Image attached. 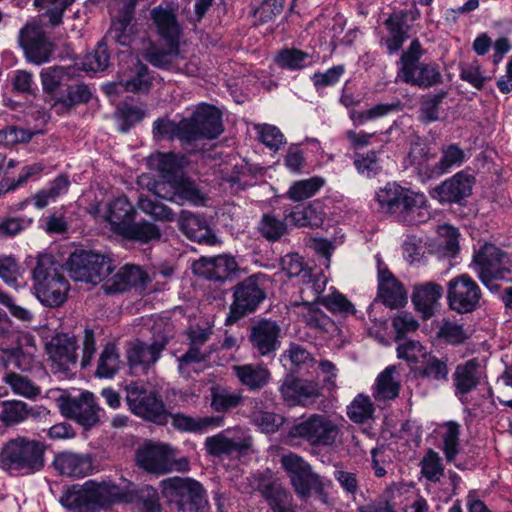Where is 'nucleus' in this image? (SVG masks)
Listing matches in <instances>:
<instances>
[{
  "instance_id": "obj_1",
  "label": "nucleus",
  "mask_w": 512,
  "mask_h": 512,
  "mask_svg": "<svg viewBox=\"0 0 512 512\" xmlns=\"http://www.w3.org/2000/svg\"><path fill=\"white\" fill-rule=\"evenodd\" d=\"M133 482L120 487L111 481L88 480L83 485H73L63 493L60 503L73 511L98 512L116 503L132 501L129 494Z\"/></svg>"
},
{
  "instance_id": "obj_2",
  "label": "nucleus",
  "mask_w": 512,
  "mask_h": 512,
  "mask_svg": "<svg viewBox=\"0 0 512 512\" xmlns=\"http://www.w3.org/2000/svg\"><path fill=\"white\" fill-rule=\"evenodd\" d=\"M32 275L34 295L43 306L59 308L65 304L70 284L52 255H39Z\"/></svg>"
},
{
  "instance_id": "obj_3",
  "label": "nucleus",
  "mask_w": 512,
  "mask_h": 512,
  "mask_svg": "<svg viewBox=\"0 0 512 512\" xmlns=\"http://www.w3.org/2000/svg\"><path fill=\"white\" fill-rule=\"evenodd\" d=\"M46 445L24 436L7 441L0 452V465L10 475L27 476L45 466Z\"/></svg>"
},
{
  "instance_id": "obj_4",
  "label": "nucleus",
  "mask_w": 512,
  "mask_h": 512,
  "mask_svg": "<svg viewBox=\"0 0 512 512\" xmlns=\"http://www.w3.org/2000/svg\"><path fill=\"white\" fill-rule=\"evenodd\" d=\"M160 487L166 503L178 512H201L208 505L203 485L190 477H169Z\"/></svg>"
},
{
  "instance_id": "obj_5",
  "label": "nucleus",
  "mask_w": 512,
  "mask_h": 512,
  "mask_svg": "<svg viewBox=\"0 0 512 512\" xmlns=\"http://www.w3.org/2000/svg\"><path fill=\"white\" fill-rule=\"evenodd\" d=\"M66 267L73 280L97 285L114 271L115 264L109 255L80 249L69 256Z\"/></svg>"
},
{
  "instance_id": "obj_6",
  "label": "nucleus",
  "mask_w": 512,
  "mask_h": 512,
  "mask_svg": "<svg viewBox=\"0 0 512 512\" xmlns=\"http://www.w3.org/2000/svg\"><path fill=\"white\" fill-rule=\"evenodd\" d=\"M376 199L381 210L395 215L399 221L414 224L415 213L424 206L425 198L422 194L415 193L396 183H388L381 188Z\"/></svg>"
},
{
  "instance_id": "obj_7",
  "label": "nucleus",
  "mask_w": 512,
  "mask_h": 512,
  "mask_svg": "<svg viewBox=\"0 0 512 512\" xmlns=\"http://www.w3.org/2000/svg\"><path fill=\"white\" fill-rule=\"evenodd\" d=\"M232 298L225 325H233L254 313L266 299L264 275L253 274L237 283L232 288Z\"/></svg>"
},
{
  "instance_id": "obj_8",
  "label": "nucleus",
  "mask_w": 512,
  "mask_h": 512,
  "mask_svg": "<svg viewBox=\"0 0 512 512\" xmlns=\"http://www.w3.org/2000/svg\"><path fill=\"white\" fill-rule=\"evenodd\" d=\"M126 393L127 405L134 415L157 425L168 423L169 411L156 390L144 383L132 382L126 386Z\"/></svg>"
},
{
  "instance_id": "obj_9",
  "label": "nucleus",
  "mask_w": 512,
  "mask_h": 512,
  "mask_svg": "<svg viewBox=\"0 0 512 512\" xmlns=\"http://www.w3.org/2000/svg\"><path fill=\"white\" fill-rule=\"evenodd\" d=\"M511 261L506 252L491 243H485L473 255L472 267L478 278L490 291L500 289L494 281L504 280L511 273Z\"/></svg>"
},
{
  "instance_id": "obj_10",
  "label": "nucleus",
  "mask_w": 512,
  "mask_h": 512,
  "mask_svg": "<svg viewBox=\"0 0 512 512\" xmlns=\"http://www.w3.org/2000/svg\"><path fill=\"white\" fill-rule=\"evenodd\" d=\"M423 54L418 39H414L409 48L404 51L400 58V79L407 84L420 88H430L442 82V76L434 64L420 63Z\"/></svg>"
},
{
  "instance_id": "obj_11",
  "label": "nucleus",
  "mask_w": 512,
  "mask_h": 512,
  "mask_svg": "<svg viewBox=\"0 0 512 512\" xmlns=\"http://www.w3.org/2000/svg\"><path fill=\"white\" fill-rule=\"evenodd\" d=\"M339 435L338 425L328 416L313 414L288 430L290 439H302L312 446H332Z\"/></svg>"
},
{
  "instance_id": "obj_12",
  "label": "nucleus",
  "mask_w": 512,
  "mask_h": 512,
  "mask_svg": "<svg viewBox=\"0 0 512 512\" xmlns=\"http://www.w3.org/2000/svg\"><path fill=\"white\" fill-rule=\"evenodd\" d=\"M446 298L449 308L458 314H468L480 307L481 288L468 274H460L447 282Z\"/></svg>"
},
{
  "instance_id": "obj_13",
  "label": "nucleus",
  "mask_w": 512,
  "mask_h": 512,
  "mask_svg": "<svg viewBox=\"0 0 512 512\" xmlns=\"http://www.w3.org/2000/svg\"><path fill=\"white\" fill-rule=\"evenodd\" d=\"M185 120L189 123L187 134L190 145L200 140L215 139L224 131L221 111L206 103L199 104Z\"/></svg>"
},
{
  "instance_id": "obj_14",
  "label": "nucleus",
  "mask_w": 512,
  "mask_h": 512,
  "mask_svg": "<svg viewBox=\"0 0 512 512\" xmlns=\"http://www.w3.org/2000/svg\"><path fill=\"white\" fill-rule=\"evenodd\" d=\"M58 406L63 416L76 421L85 429H89L100 422L101 407L92 392L84 391L77 397L61 396Z\"/></svg>"
},
{
  "instance_id": "obj_15",
  "label": "nucleus",
  "mask_w": 512,
  "mask_h": 512,
  "mask_svg": "<svg viewBox=\"0 0 512 512\" xmlns=\"http://www.w3.org/2000/svg\"><path fill=\"white\" fill-rule=\"evenodd\" d=\"M281 465L287 472L296 494L302 498L309 497L312 491L319 492L323 485L318 474L301 456L289 453L281 457Z\"/></svg>"
},
{
  "instance_id": "obj_16",
  "label": "nucleus",
  "mask_w": 512,
  "mask_h": 512,
  "mask_svg": "<svg viewBox=\"0 0 512 512\" xmlns=\"http://www.w3.org/2000/svg\"><path fill=\"white\" fill-rule=\"evenodd\" d=\"M168 342L166 335H159L150 344L142 341L132 343L126 352L130 369L136 374H146L160 359Z\"/></svg>"
},
{
  "instance_id": "obj_17",
  "label": "nucleus",
  "mask_w": 512,
  "mask_h": 512,
  "mask_svg": "<svg viewBox=\"0 0 512 512\" xmlns=\"http://www.w3.org/2000/svg\"><path fill=\"white\" fill-rule=\"evenodd\" d=\"M19 44L27 60L36 65L49 61L53 52V44L46 33L34 23H28L20 30Z\"/></svg>"
},
{
  "instance_id": "obj_18",
  "label": "nucleus",
  "mask_w": 512,
  "mask_h": 512,
  "mask_svg": "<svg viewBox=\"0 0 512 512\" xmlns=\"http://www.w3.org/2000/svg\"><path fill=\"white\" fill-rule=\"evenodd\" d=\"M280 333L281 328L276 321L262 318L249 327L248 340L258 355L273 357L281 345Z\"/></svg>"
},
{
  "instance_id": "obj_19",
  "label": "nucleus",
  "mask_w": 512,
  "mask_h": 512,
  "mask_svg": "<svg viewBox=\"0 0 512 512\" xmlns=\"http://www.w3.org/2000/svg\"><path fill=\"white\" fill-rule=\"evenodd\" d=\"M135 459L140 468L151 474L173 471V449L169 445L147 443L137 449Z\"/></svg>"
},
{
  "instance_id": "obj_20",
  "label": "nucleus",
  "mask_w": 512,
  "mask_h": 512,
  "mask_svg": "<svg viewBox=\"0 0 512 512\" xmlns=\"http://www.w3.org/2000/svg\"><path fill=\"white\" fill-rule=\"evenodd\" d=\"M474 183L473 175L466 171H460L436 186L432 191V197L441 203L461 204L471 195Z\"/></svg>"
},
{
  "instance_id": "obj_21",
  "label": "nucleus",
  "mask_w": 512,
  "mask_h": 512,
  "mask_svg": "<svg viewBox=\"0 0 512 512\" xmlns=\"http://www.w3.org/2000/svg\"><path fill=\"white\" fill-rule=\"evenodd\" d=\"M137 0H120L119 14L112 19V24L104 40H111L122 46H129L135 35L134 19Z\"/></svg>"
},
{
  "instance_id": "obj_22",
  "label": "nucleus",
  "mask_w": 512,
  "mask_h": 512,
  "mask_svg": "<svg viewBox=\"0 0 512 512\" xmlns=\"http://www.w3.org/2000/svg\"><path fill=\"white\" fill-rule=\"evenodd\" d=\"M237 268L238 265L234 257L229 255L203 256L192 264L194 274L221 283L226 281Z\"/></svg>"
},
{
  "instance_id": "obj_23",
  "label": "nucleus",
  "mask_w": 512,
  "mask_h": 512,
  "mask_svg": "<svg viewBox=\"0 0 512 512\" xmlns=\"http://www.w3.org/2000/svg\"><path fill=\"white\" fill-rule=\"evenodd\" d=\"M102 289L108 295L123 293L131 288L144 287L148 275L139 266L126 264L111 277H107Z\"/></svg>"
},
{
  "instance_id": "obj_24",
  "label": "nucleus",
  "mask_w": 512,
  "mask_h": 512,
  "mask_svg": "<svg viewBox=\"0 0 512 512\" xmlns=\"http://www.w3.org/2000/svg\"><path fill=\"white\" fill-rule=\"evenodd\" d=\"M481 366L476 358L458 364L452 374L455 396L465 403L466 396L474 391L481 381Z\"/></svg>"
},
{
  "instance_id": "obj_25",
  "label": "nucleus",
  "mask_w": 512,
  "mask_h": 512,
  "mask_svg": "<svg viewBox=\"0 0 512 512\" xmlns=\"http://www.w3.org/2000/svg\"><path fill=\"white\" fill-rule=\"evenodd\" d=\"M78 341L74 335L57 333L47 344L50 359L56 363L60 370L66 371L78 360Z\"/></svg>"
},
{
  "instance_id": "obj_26",
  "label": "nucleus",
  "mask_w": 512,
  "mask_h": 512,
  "mask_svg": "<svg viewBox=\"0 0 512 512\" xmlns=\"http://www.w3.org/2000/svg\"><path fill=\"white\" fill-rule=\"evenodd\" d=\"M140 183L145 184L150 191L165 200H169L171 202H175L178 204H182L183 201H189L192 203H199L202 200L201 193L197 186L190 181H184L180 185L174 188V192L171 195H168L167 184L159 183L151 180L148 176H141Z\"/></svg>"
},
{
  "instance_id": "obj_27",
  "label": "nucleus",
  "mask_w": 512,
  "mask_h": 512,
  "mask_svg": "<svg viewBox=\"0 0 512 512\" xmlns=\"http://www.w3.org/2000/svg\"><path fill=\"white\" fill-rule=\"evenodd\" d=\"M120 84L127 92L138 93L148 91L151 85L148 67L138 58L129 55L126 65L119 70Z\"/></svg>"
},
{
  "instance_id": "obj_28",
  "label": "nucleus",
  "mask_w": 512,
  "mask_h": 512,
  "mask_svg": "<svg viewBox=\"0 0 512 512\" xmlns=\"http://www.w3.org/2000/svg\"><path fill=\"white\" fill-rule=\"evenodd\" d=\"M257 489L271 512H296L292 494L278 481L261 479Z\"/></svg>"
},
{
  "instance_id": "obj_29",
  "label": "nucleus",
  "mask_w": 512,
  "mask_h": 512,
  "mask_svg": "<svg viewBox=\"0 0 512 512\" xmlns=\"http://www.w3.org/2000/svg\"><path fill=\"white\" fill-rule=\"evenodd\" d=\"M251 447V438H229L225 432L209 436L205 439L204 448L207 454L214 457L245 454Z\"/></svg>"
},
{
  "instance_id": "obj_30",
  "label": "nucleus",
  "mask_w": 512,
  "mask_h": 512,
  "mask_svg": "<svg viewBox=\"0 0 512 512\" xmlns=\"http://www.w3.org/2000/svg\"><path fill=\"white\" fill-rule=\"evenodd\" d=\"M378 297L385 306L392 309L400 308L407 302V293L404 286L388 269H379Z\"/></svg>"
},
{
  "instance_id": "obj_31",
  "label": "nucleus",
  "mask_w": 512,
  "mask_h": 512,
  "mask_svg": "<svg viewBox=\"0 0 512 512\" xmlns=\"http://www.w3.org/2000/svg\"><path fill=\"white\" fill-rule=\"evenodd\" d=\"M150 15L158 35L165 43H179L182 30L174 9L170 5L154 7Z\"/></svg>"
},
{
  "instance_id": "obj_32",
  "label": "nucleus",
  "mask_w": 512,
  "mask_h": 512,
  "mask_svg": "<svg viewBox=\"0 0 512 512\" xmlns=\"http://www.w3.org/2000/svg\"><path fill=\"white\" fill-rule=\"evenodd\" d=\"M171 426L181 433L203 434L209 429L222 426L224 417L219 415L193 417L182 412L170 413Z\"/></svg>"
},
{
  "instance_id": "obj_33",
  "label": "nucleus",
  "mask_w": 512,
  "mask_h": 512,
  "mask_svg": "<svg viewBox=\"0 0 512 512\" xmlns=\"http://www.w3.org/2000/svg\"><path fill=\"white\" fill-rule=\"evenodd\" d=\"M54 466L61 475L82 478L92 473L93 460L89 454L66 451L55 457Z\"/></svg>"
},
{
  "instance_id": "obj_34",
  "label": "nucleus",
  "mask_w": 512,
  "mask_h": 512,
  "mask_svg": "<svg viewBox=\"0 0 512 512\" xmlns=\"http://www.w3.org/2000/svg\"><path fill=\"white\" fill-rule=\"evenodd\" d=\"M443 294L444 289L440 284L432 281L425 282L415 285L412 302L416 310L421 312L425 319H428L435 314Z\"/></svg>"
},
{
  "instance_id": "obj_35",
  "label": "nucleus",
  "mask_w": 512,
  "mask_h": 512,
  "mask_svg": "<svg viewBox=\"0 0 512 512\" xmlns=\"http://www.w3.org/2000/svg\"><path fill=\"white\" fill-rule=\"evenodd\" d=\"M179 228L192 241L206 245L217 243L216 235L208 226L206 220L199 215L183 211L179 220Z\"/></svg>"
},
{
  "instance_id": "obj_36",
  "label": "nucleus",
  "mask_w": 512,
  "mask_h": 512,
  "mask_svg": "<svg viewBox=\"0 0 512 512\" xmlns=\"http://www.w3.org/2000/svg\"><path fill=\"white\" fill-rule=\"evenodd\" d=\"M71 67L53 66L42 69L40 73L43 91L47 93L53 103H57L58 98L64 92V87L68 84L73 76Z\"/></svg>"
},
{
  "instance_id": "obj_37",
  "label": "nucleus",
  "mask_w": 512,
  "mask_h": 512,
  "mask_svg": "<svg viewBox=\"0 0 512 512\" xmlns=\"http://www.w3.org/2000/svg\"><path fill=\"white\" fill-rule=\"evenodd\" d=\"M91 98L92 92L89 87L73 75L66 87H64L63 94L58 98L57 103L52 104V107L60 114L70 111L76 105L88 103Z\"/></svg>"
},
{
  "instance_id": "obj_38",
  "label": "nucleus",
  "mask_w": 512,
  "mask_h": 512,
  "mask_svg": "<svg viewBox=\"0 0 512 512\" xmlns=\"http://www.w3.org/2000/svg\"><path fill=\"white\" fill-rule=\"evenodd\" d=\"M233 372L239 382L250 391L263 389L271 380V372L263 365H235Z\"/></svg>"
},
{
  "instance_id": "obj_39",
  "label": "nucleus",
  "mask_w": 512,
  "mask_h": 512,
  "mask_svg": "<svg viewBox=\"0 0 512 512\" xmlns=\"http://www.w3.org/2000/svg\"><path fill=\"white\" fill-rule=\"evenodd\" d=\"M136 210L126 197H118L108 207L107 221L111 230L117 235L135 220Z\"/></svg>"
},
{
  "instance_id": "obj_40",
  "label": "nucleus",
  "mask_w": 512,
  "mask_h": 512,
  "mask_svg": "<svg viewBox=\"0 0 512 512\" xmlns=\"http://www.w3.org/2000/svg\"><path fill=\"white\" fill-rule=\"evenodd\" d=\"M167 48L151 47L145 54V59L159 69L174 70L180 68L179 43H165Z\"/></svg>"
},
{
  "instance_id": "obj_41",
  "label": "nucleus",
  "mask_w": 512,
  "mask_h": 512,
  "mask_svg": "<svg viewBox=\"0 0 512 512\" xmlns=\"http://www.w3.org/2000/svg\"><path fill=\"white\" fill-rule=\"evenodd\" d=\"M189 123L182 118L175 122L167 117L158 118L153 123V136L156 140L178 139L183 145H190L187 134Z\"/></svg>"
},
{
  "instance_id": "obj_42",
  "label": "nucleus",
  "mask_w": 512,
  "mask_h": 512,
  "mask_svg": "<svg viewBox=\"0 0 512 512\" xmlns=\"http://www.w3.org/2000/svg\"><path fill=\"white\" fill-rule=\"evenodd\" d=\"M0 365L8 371L18 370L23 373L31 371L36 362L32 353L25 351L22 346H17L0 352Z\"/></svg>"
},
{
  "instance_id": "obj_43",
  "label": "nucleus",
  "mask_w": 512,
  "mask_h": 512,
  "mask_svg": "<svg viewBox=\"0 0 512 512\" xmlns=\"http://www.w3.org/2000/svg\"><path fill=\"white\" fill-rule=\"evenodd\" d=\"M465 160V153L458 144H450L441 148L440 160L426 174L429 178L439 177L448 173L453 167H459Z\"/></svg>"
},
{
  "instance_id": "obj_44",
  "label": "nucleus",
  "mask_w": 512,
  "mask_h": 512,
  "mask_svg": "<svg viewBox=\"0 0 512 512\" xmlns=\"http://www.w3.org/2000/svg\"><path fill=\"white\" fill-rule=\"evenodd\" d=\"M458 229L444 225L439 229V237L432 249L438 258H454L460 250Z\"/></svg>"
},
{
  "instance_id": "obj_45",
  "label": "nucleus",
  "mask_w": 512,
  "mask_h": 512,
  "mask_svg": "<svg viewBox=\"0 0 512 512\" xmlns=\"http://www.w3.org/2000/svg\"><path fill=\"white\" fill-rule=\"evenodd\" d=\"M243 399L240 391H231L227 387L213 386L210 389V407L216 413H226L239 407Z\"/></svg>"
},
{
  "instance_id": "obj_46",
  "label": "nucleus",
  "mask_w": 512,
  "mask_h": 512,
  "mask_svg": "<svg viewBox=\"0 0 512 512\" xmlns=\"http://www.w3.org/2000/svg\"><path fill=\"white\" fill-rule=\"evenodd\" d=\"M120 236L141 244H148L152 241L159 240L161 238V231L157 225L149 221L143 220L135 222V220H133Z\"/></svg>"
},
{
  "instance_id": "obj_47",
  "label": "nucleus",
  "mask_w": 512,
  "mask_h": 512,
  "mask_svg": "<svg viewBox=\"0 0 512 512\" xmlns=\"http://www.w3.org/2000/svg\"><path fill=\"white\" fill-rule=\"evenodd\" d=\"M132 501L126 504H134L142 509V512H161V505L157 490L150 485L138 487L133 483L129 494Z\"/></svg>"
},
{
  "instance_id": "obj_48",
  "label": "nucleus",
  "mask_w": 512,
  "mask_h": 512,
  "mask_svg": "<svg viewBox=\"0 0 512 512\" xmlns=\"http://www.w3.org/2000/svg\"><path fill=\"white\" fill-rule=\"evenodd\" d=\"M395 366L386 367L377 377L373 393L377 401L393 400L398 397L400 383L394 379Z\"/></svg>"
},
{
  "instance_id": "obj_49",
  "label": "nucleus",
  "mask_w": 512,
  "mask_h": 512,
  "mask_svg": "<svg viewBox=\"0 0 512 512\" xmlns=\"http://www.w3.org/2000/svg\"><path fill=\"white\" fill-rule=\"evenodd\" d=\"M120 355L116 346L107 343L98 358L95 376L98 378H113L120 369Z\"/></svg>"
},
{
  "instance_id": "obj_50",
  "label": "nucleus",
  "mask_w": 512,
  "mask_h": 512,
  "mask_svg": "<svg viewBox=\"0 0 512 512\" xmlns=\"http://www.w3.org/2000/svg\"><path fill=\"white\" fill-rule=\"evenodd\" d=\"M0 421L6 426L25 421L29 416L35 417L34 409L20 400L1 402Z\"/></svg>"
},
{
  "instance_id": "obj_51",
  "label": "nucleus",
  "mask_w": 512,
  "mask_h": 512,
  "mask_svg": "<svg viewBox=\"0 0 512 512\" xmlns=\"http://www.w3.org/2000/svg\"><path fill=\"white\" fill-rule=\"evenodd\" d=\"M3 381L18 395L29 399L36 398L40 395L41 389L32 380L22 373L16 371H7L3 377Z\"/></svg>"
},
{
  "instance_id": "obj_52",
  "label": "nucleus",
  "mask_w": 512,
  "mask_h": 512,
  "mask_svg": "<svg viewBox=\"0 0 512 512\" xmlns=\"http://www.w3.org/2000/svg\"><path fill=\"white\" fill-rule=\"evenodd\" d=\"M447 91L440 90L437 93L423 95L420 99L419 120L423 124H429L439 120V109L447 97Z\"/></svg>"
},
{
  "instance_id": "obj_53",
  "label": "nucleus",
  "mask_w": 512,
  "mask_h": 512,
  "mask_svg": "<svg viewBox=\"0 0 512 512\" xmlns=\"http://www.w3.org/2000/svg\"><path fill=\"white\" fill-rule=\"evenodd\" d=\"M288 219L293 225L297 227H319L322 225L324 220V214L318 210L315 205H308L306 207L299 208L290 211L286 214Z\"/></svg>"
},
{
  "instance_id": "obj_54",
  "label": "nucleus",
  "mask_w": 512,
  "mask_h": 512,
  "mask_svg": "<svg viewBox=\"0 0 512 512\" xmlns=\"http://www.w3.org/2000/svg\"><path fill=\"white\" fill-rule=\"evenodd\" d=\"M416 372L421 378L435 381H447L449 374L447 359H440L435 355L427 354Z\"/></svg>"
},
{
  "instance_id": "obj_55",
  "label": "nucleus",
  "mask_w": 512,
  "mask_h": 512,
  "mask_svg": "<svg viewBox=\"0 0 512 512\" xmlns=\"http://www.w3.org/2000/svg\"><path fill=\"white\" fill-rule=\"evenodd\" d=\"M110 65V53L106 43L99 42L94 51L85 55L82 60L83 70L87 72L105 71Z\"/></svg>"
},
{
  "instance_id": "obj_56",
  "label": "nucleus",
  "mask_w": 512,
  "mask_h": 512,
  "mask_svg": "<svg viewBox=\"0 0 512 512\" xmlns=\"http://www.w3.org/2000/svg\"><path fill=\"white\" fill-rule=\"evenodd\" d=\"M374 406L369 396L358 394L347 407L349 419L357 424H362L372 418Z\"/></svg>"
},
{
  "instance_id": "obj_57",
  "label": "nucleus",
  "mask_w": 512,
  "mask_h": 512,
  "mask_svg": "<svg viewBox=\"0 0 512 512\" xmlns=\"http://www.w3.org/2000/svg\"><path fill=\"white\" fill-rule=\"evenodd\" d=\"M214 350L213 346L209 347V349H199L189 345L188 350L177 358L179 374L188 377L190 372L187 368L192 364L206 362Z\"/></svg>"
},
{
  "instance_id": "obj_58",
  "label": "nucleus",
  "mask_w": 512,
  "mask_h": 512,
  "mask_svg": "<svg viewBox=\"0 0 512 512\" xmlns=\"http://www.w3.org/2000/svg\"><path fill=\"white\" fill-rule=\"evenodd\" d=\"M323 185L324 180L319 177L297 181L289 188L288 196L294 201H302L312 197Z\"/></svg>"
},
{
  "instance_id": "obj_59",
  "label": "nucleus",
  "mask_w": 512,
  "mask_h": 512,
  "mask_svg": "<svg viewBox=\"0 0 512 512\" xmlns=\"http://www.w3.org/2000/svg\"><path fill=\"white\" fill-rule=\"evenodd\" d=\"M309 58L310 55L302 50L286 48L277 54L275 61L282 68L300 70L305 67V61Z\"/></svg>"
},
{
  "instance_id": "obj_60",
  "label": "nucleus",
  "mask_w": 512,
  "mask_h": 512,
  "mask_svg": "<svg viewBox=\"0 0 512 512\" xmlns=\"http://www.w3.org/2000/svg\"><path fill=\"white\" fill-rule=\"evenodd\" d=\"M0 305L4 306L12 317L18 321L30 324L34 320V313L28 307L17 304L15 298L0 287Z\"/></svg>"
},
{
  "instance_id": "obj_61",
  "label": "nucleus",
  "mask_w": 512,
  "mask_h": 512,
  "mask_svg": "<svg viewBox=\"0 0 512 512\" xmlns=\"http://www.w3.org/2000/svg\"><path fill=\"white\" fill-rule=\"evenodd\" d=\"M282 271L288 277L301 276L303 279L311 276V270L304 262V259L297 253H289L281 258Z\"/></svg>"
},
{
  "instance_id": "obj_62",
  "label": "nucleus",
  "mask_w": 512,
  "mask_h": 512,
  "mask_svg": "<svg viewBox=\"0 0 512 512\" xmlns=\"http://www.w3.org/2000/svg\"><path fill=\"white\" fill-rule=\"evenodd\" d=\"M137 205L139 209L151 215L156 220L173 221L175 218L173 211L168 206L152 201L143 195L139 196Z\"/></svg>"
},
{
  "instance_id": "obj_63",
  "label": "nucleus",
  "mask_w": 512,
  "mask_h": 512,
  "mask_svg": "<svg viewBox=\"0 0 512 512\" xmlns=\"http://www.w3.org/2000/svg\"><path fill=\"white\" fill-rule=\"evenodd\" d=\"M421 473L431 482H438L444 473V467L438 453L430 449L421 460Z\"/></svg>"
},
{
  "instance_id": "obj_64",
  "label": "nucleus",
  "mask_w": 512,
  "mask_h": 512,
  "mask_svg": "<svg viewBox=\"0 0 512 512\" xmlns=\"http://www.w3.org/2000/svg\"><path fill=\"white\" fill-rule=\"evenodd\" d=\"M259 230L265 239L269 241H277L283 234H285L286 224L275 216L266 214L261 220Z\"/></svg>"
}]
</instances>
